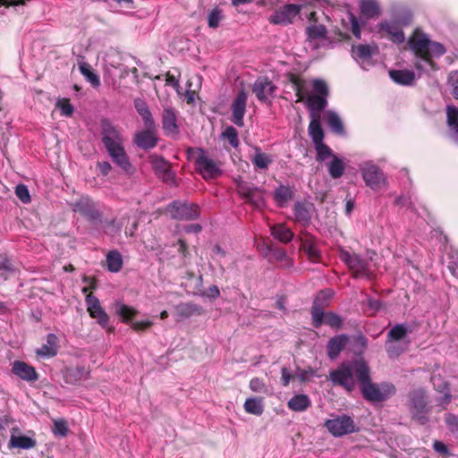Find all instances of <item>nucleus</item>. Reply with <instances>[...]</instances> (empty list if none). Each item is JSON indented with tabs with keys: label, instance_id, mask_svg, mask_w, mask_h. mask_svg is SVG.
<instances>
[{
	"label": "nucleus",
	"instance_id": "obj_62",
	"mask_svg": "<svg viewBox=\"0 0 458 458\" xmlns=\"http://www.w3.org/2000/svg\"><path fill=\"white\" fill-rule=\"evenodd\" d=\"M445 422L452 432H458V418L453 414H448Z\"/></svg>",
	"mask_w": 458,
	"mask_h": 458
},
{
	"label": "nucleus",
	"instance_id": "obj_43",
	"mask_svg": "<svg viewBox=\"0 0 458 458\" xmlns=\"http://www.w3.org/2000/svg\"><path fill=\"white\" fill-rule=\"evenodd\" d=\"M327 168L328 173L333 179L342 177L345 169L343 160L337 156H333L332 160L328 163Z\"/></svg>",
	"mask_w": 458,
	"mask_h": 458
},
{
	"label": "nucleus",
	"instance_id": "obj_53",
	"mask_svg": "<svg viewBox=\"0 0 458 458\" xmlns=\"http://www.w3.org/2000/svg\"><path fill=\"white\" fill-rule=\"evenodd\" d=\"M386 350L390 358L397 357L404 351L399 343L388 341L386 344Z\"/></svg>",
	"mask_w": 458,
	"mask_h": 458
},
{
	"label": "nucleus",
	"instance_id": "obj_13",
	"mask_svg": "<svg viewBox=\"0 0 458 458\" xmlns=\"http://www.w3.org/2000/svg\"><path fill=\"white\" fill-rule=\"evenodd\" d=\"M167 212L174 219L193 220L199 216V207L188 202L174 201L168 206Z\"/></svg>",
	"mask_w": 458,
	"mask_h": 458
},
{
	"label": "nucleus",
	"instance_id": "obj_51",
	"mask_svg": "<svg viewBox=\"0 0 458 458\" xmlns=\"http://www.w3.org/2000/svg\"><path fill=\"white\" fill-rule=\"evenodd\" d=\"M222 135L228 140L233 148H237L239 146L238 131L234 127L228 126Z\"/></svg>",
	"mask_w": 458,
	"mask_h": 458
},
{
	"label": "nucleus",
	"instance_id": "obj_15",
	"mask_svg": "<svg viewBox=\"0 0 458 458\" xmlns=\"http://www.w3.org/2000/svg\"><path fill=\"white\" fill-rule=\"evenodd\" d=\"M376 30L382 38L386 37L395 44H403L405 42L404 32L398 21L394 20H382L377 24Z\"/></svg>",
	"mask_w": 458,
	"mask_h": 458
},
{
	"label": "nucleus",
	"instance_id": "obj_64",
	"mask_svg": "<svg viewBox=\"0 0 458 458\" xmlns=\"http://www.w3.org/2000/svg\"><path fill=\"white\" fill-rule=\"evenodd\" d=\"M434 450L443 456H446L449 454L448 448L446 445L440 441H435L433 444Z\"/></svg>",
	"mask_w": 458,
	"mask_h": 458
},
{
	"label": "nucleus",
	"instance_id": "obj_4",
	"mask_svg": "<svg viewBox=\"0 0 458 458\" xmlns=\"http://www.w3.org/2000/svg\"><path fill=\"white\" fill-rule=\"evenodd\" d=\"M290 81L297 97V102H304L311 118L320 117V113L327 106V98L321 95L309 94L305 81L294 75H291Z\"/></svg>",
	"mask_w": 458,
	"mask_h": 458
},
{
	"label": "nucleus",
	"instance_id": "obj_3",
	"mask_svg": "<svg viewBox=\"0 0 458 458\" xmlns=\"http://www.w3.org/2000/svg\"><path fill=\"white\" fill-rule=\"evenodd\" d=\"M369 368L360 365L359 369V385L363 397L369 402H383L395 393V387L389 383L375 384L371 382Z\"/></svg>",
	"mask_w": 458,
	"mask_h": 458
},
{
	"label": "nucleus",
	"instance_id": "obj_36",
	"mask_svg": "<svg viewBox=\"0 0 458 458\" xmlns=\"http://www.w3.org/2000/svg\"><path fill=\"white\" fill-rule=\"evenodd\" d=\"M391 13L394 21H398L401 27L408 26L412 21V13L411 10L405 6H393Z\"/></svg>",
	"mask_w": 458,
	"mask_h": 458
},
{
	"label": "nucleus",
	"instance_id": "obj_38",
	"mask_svg": "<svg viewBox=\"0 0 458 458\" xmlns=\"http://www.w3.org/2000/svg\"><path fill=\"white\" fill-rule=\"evenodd\" d=\"M35 445L36 441L33 438L27 436H15L14 434H12L8 444L10 449H30L35 447Z\"/></svg>",
	"mask_w": 458,
	"mask_h": 458
},
{
	"label": "nucleus",
	"instance_id": "obj_27",
	"mask_svg": "<svg viewBox=\"0 0 458 458\" xmlns=\"http://www.w3.org/2000/svg\"><path fill=\"white\" fill-rule=\"evenodd\" d=\"M47 343L36 351L38 356L49 359L57 354L58 352V337L55 334L47 335Z\"/></svg>",
	"mask_w": 458,
	"mask_h": 458
},
{
	"label": "nucleus",
	"instance_id": "obj_5",
	"mask_svg": "<svg viewBox=\"0 0 458 458\" xmlns=\"http://www.w3.org/2000/svg\"><path fill=\"white\" fill-rule=\"evenodd\" d=\"M360 365H367V363L363 360L343 362L336 369L330 371L329 379L334 386H343L351 393L355 388V377L359 382Z\"/></svg>",
	"mask_w": 458,
	"mask_h": 458
},
{
	"label": "nucleus",
	"instance_id": "obj_49",
	"mask_svg": "<svg viewBox=\"0 0 458 458\" xmlns=\"http://www.w3.org/2000/svg\"><path fill=\"white\" fill-rule=\"evenodd\" d=\"M315 149L317 151V160L319 162H323L330 157H333V156H335L332 149L324 142L315 145Z\"/></svg>",
	"mask_w": 458,
	"mask_h": 458
},
{
	"label": "nucleus",
	"instance_id": "obj_9",
	"mask_svg": "<svg viewBox=\"0 0 458 458\" xmlns=\"http://www.w3.org/2000/svg\"><path fill=\"white\" fill-rule=\"evenodd\" d=\"M195 166L196 170L206 180L216 178L222 174L218 163L209 157L202 148L198 150V155L195 157Z\"/></svg>",
	"mask_w": 458,
	"mask_h": 458
},
{
	"label": "nucleus",
	"instance_id": "obj_24",
	"mask_svg": "<svg viewBox=\"0 0 458 458\" xmlns=\"http://www.w3.org/2000/svg\"><path fill=\"white\" fill-rule=\"evenodd\" d=\"M422 73L420 74L418 72V75L411 70L403 69V70H390L389 77L391 80L398 85L402 86H411L414 84L415 81L420 77Z\"/></svg>",
	"mask_w": 458,
	"mask_h": 458
},
{
	"label": "nucleus",
	"instance_id": "obj_44",
	"mask_svg": "<svg viewBox=\"0 0 458 458\" xmlns=\"http://www.w3.org/2000/svg\"><path fill=\"white\" fill-rule=\"evenodd\" d=\"M79 70L81 73L86 78V80L93 86L98 87L100 81L98 76L92 71L89 64L86 62L79 63Z\"/></svg>",
	"mask_w": 458,
	"mask_h": 458
},
{
	"label": "nucleus",
	"instance_id": "obj_7",
	"mask_svg": "<svg viewBox=\"0 0 458 458\" xmlns=\"http://www.w3.org/2000/svg\"><path fill=\"white\" fill-rule=\"evenodd\" d=\"M409 409L412 418L420 424L424 425L428 422V414L429 407L425 390L422 388L414 389L409 395Z\"/></svg>",
	"mask_w": 458,
	"mask_h": 458
},
{
	"label": "nucleus",
	"instance_id": "obj_18",
	"mask_svg": "<svg viewBox=\"0 0 458 458\" xmlns=\"http://www.w3.org/2000/svg\"><path fill=\"white\" fill-rule=\"evenodd\" d=\"M377 50V47L372 45L360 44L352 47V57L363 70H369L374 65L372 55Z\"/></svg>",
	"mask_w": 458,
	"mask_h": 458
},
{
	"label": "nucleus",
	"instance_id": "obj_58",
	"mask_svg": "<svg viewBox=\"0 0 458 458\" xmlns=\"http://www.w3.org/2000/svg\"><path fill=\"white\" fill-rule=\"evenodd\" d=\"M68 432L66 422L63 420L54 422L53 433L56 436L65 437Z\"/></svg>",
	"mask_w": 458,
	"mask_h": 458
},
{
	"label": "nucleus",
	"instance_id": "obj_41",
	"mask_svg": "<svg viewBox=\"0 0 458 458\" xmlns=\"http://www.w3.org/2000/svg\"><path fill=\"white\" fill-rule=\"evenodd\" d=\"M412 329L407 324H396L387 334L388 342H398L405 337L406 335L411 333Z\"/></svg>",
	"mask_w": 458,
	"mask_h": 458
},
{
	"label": "nucleus",
	"instance_id": "obj_25",
	"mask_svg": "<svg viewBox=\"0 0 458 458\" xmlns=\"http://www.w3.org/2000/svg\"><path fill=\"white\" fill-rule=\"evenodd\" d=\"M156 129H146L138 131L134 135V143L142 149H150L157 146V138L155 135Z\"/></svg>",
	"mask_w": 458,
	"mask_h": 458
},
{
	"label": "nucleus",
	"instance_id": "obj_26",
	"mask_svg": "<svg viewBox=\"0 0 458 458\" xmlns=\"http://www.w3.org/2000/svg\"><path fill=\"white\" fill-rule=\"evenodd\" d=\"M349 341V337L346 335H338L332 337L327 345V355L331 360H335L338 357L340 352L345 348Z\"/></svg>",
	"mask_w": 458,
	"mask_h": 458
},
{
	"label": "nucleus",
	"instance_id": "obj_8",
	"mask_svg": "<svg viewBox=\"0 0 458 458\" xmlns=\"http://www.w3.org/2000/svg\"><path fill=\"white\" fill-rule=\"evenodd\" d=\"M339 258L352 271L354 277H369V261L367 259L344 248L339 250Z\"/></svg>",
	"mask_w": 458,
	"mask_h": 458
},
{
	"label": "nucleus",
	"instance_id": "obj_47",
	"mask_svg": "<svg viewBox=\"0 0 458 458\" xmlns=\"http://www.w3.org/2000/svg\"><path fill=\"white\" fill-rule=\"evenodd\" d=\"M14 272L13 264L4 258H0V284L6 281Z\"/></svg>",
	"mask_w": 458,
	"mask_h": 458
},
{
	"label": "nucleus",
	"instance_id": "obj_19",
	"mask_svg": "<svg viewBox=\"0 0 458 458\" xmlns=\"http://www.w3.org/2000/svg\"><path fill=\"white\" fill-rule=\"evenodd\" d=\"M276 86L267 77H259L253 85V92L257 98L264 103L270 102L275 97Z\"/></svg>",
	"mask_w": 458,
	"mask_h": 458
},
{
	"label": "nucleus",
	"instance_id": "obj_10",
	"mask_svg": "<svg viewBox=\"0 0 458 458\" xmlns=\"http://www.w3.org/2000/svg\"><path fill=\"white\" fill-rule=\"evenodd\" d=\"M325 427L334 437H337L354 433L359 430L354 420L350 416L344 414L327 420L325 422Z\"/></svg>",
	"mask_w": 458,
	"mask_h": 458
},
{
	"label": "nucleus",
	"instance_id": "obj_32",
	"mask_svg": "<svg viewBox=\"0 0 458 458\" xmlns=\"http://www.w3.org/2000/svg\"><path fill=\"white\" fill-rule=\"evenodd\" d=\"M311 405V401L307 394H298L293 395L287 402V406L291 411L301 412L306 411Z\"/></svg>",
	"mask_w": 458,
	"mask_h": 458
},
{
	"label": "nucleus",
	"instance_id": "obj_59",
	"mask_svg": "<svg viewBox=\"0 0 458 458\" xmlns=\"http://www.w3.org/2000/svg\"><path fill=\"white\" fill-rule=\"evenodd\" d=\"M448 82L452 89V94L458 99V71L452 72L448 77Z\"/></svg>",
	"mask_w": 458,
	"mask_h": 458
},
{
	"label": "nucleus",
	"instance_id": "obj_28",
	"mask_svg": "<svg viewBox=\"0 0 458 458\" xmlns=\"http://www.w3.org/2000/svg\"><path fill=\"white\" fill-rule=\"evenodd\" d=\"M134 107L138 114L141 116L144 128L146 129H156V123L153 119L152 114L147 105V103L141 98H136L134 100Z\"/></svg>",
	"mask_w": 458,
	"mask_h": 458
},
{
	"label": "nucleus",
	"instance_id": "obj_34",
	"mask_svg": "<svg viewBox=\"0 0 458 458\" xmlns=\"http://www.w3.org/2000/svg\"><path fill=\"white\" fill-rule=\"evenodd\" d=\"M447 123L451 129V137L458 145V107L448 106L446 107Z\"/></svg>",
	"mask_w": 458,
	"mask_h": 458
},
{
	"label": "nucleus",
	"instance_id": "obj_42",
	"mask_svg": "<svg viewBox=\"0 0 458 458\" xmlns=\"http://www.w3.org/2000/svg\"><path fill=\"white\" fill-rule=\"evenodd\" d=\"M243 407L246 412L256 416L261 415L264 411L262 398L250 397L246 399Z\"/></svg>",
	"mask_w": 458,
	"mask_h": 458
},
{
	"label": "nucleus",
	"instance_id": "obj_50",
	"mask_svg": "<svg viewBox=\"0 0 458 458\" xmlns=\"http://www.w3.org/2000/svg\"><path fill=\"white\" fill-rule=\"evenodd\" d=\"M313 94L312 95H321L326 98L328 96V86L325 81L321 79H314L311 81Z\"/></svg>",
	"mask_w": 458,
	"mask_h": 458
},
{
	"label": "nucleus",
	"instance_id": "obj_57",
	"mask_svg": "<svg viewBox=\"0 0 458 458\" xmlns=\"http://www.w3.org/2000/svg\"><path fill=\"white\" fill-rule=\"evenodd\" d=\"M307 33L309 38H318L324 36L326 33V29L322 25H313L307 28Z\"/></svg>",
	"mask_w": 458,
	"mask_h": 458
},
{
	"label": "nucleus",
	"instance_id": "obj_60",
	"mask_svg": "<svg viewBox=\"0 0 458 458\" xmlns=\"http://www.w3.org/2000/svg\"><path fill=\"white\" fill-rule=\"evenodd\" d=\"M212 253H213V257L215 259H216L218 262H222V260L226 258V254L227 252L225 251V250H224L220 245L218 244H216L213 248H212Z\"/></svg>",
	"mask_w": 458,
	"mask_h": 458
},
{
	"label": "nucleus",
	"instance_id": "obj_1",
	"mask_svg": "<svg viewBox=\"0 0 458 458\" xmlns=\"http://www.w3.org/2000/svg\"><path fill=\"white\" fill-rule=\"evenodd\" d=\"M412 51L413 66L420 73H428L437 69L434 58H439L446 52L443 44L433 41L420 28H416L407 40Z\"/></svg>",
	"mask_w": 458,
	"mask_h": 458
},
{
	"label": "nucleus",
	"instance_id": "obj_52",
	"mask_svg": "<svg viewBox=\"0 0 458 458\" xmlns=\"http://www.w3.org/2000/svg\"><path fill=\"white\" fill-rule=\"evenodd\" d=\"M250 388L251 391L260 394H267L268 391V388L264 380L259 377H253L250 381Z\"/></svg>",
	"mask_w": 458,
	"mask_h": 458
},
{
	"label": "nucleus",
	"instance_id": "obj_14",
	"mask_svg": "<svg viewBox=\"0 0 458 458\" xmlns=\"http://www.w3.org/2000/svg\"><path fill=\"white\" fill-rule=\"evenodd\" d=\"M115 313L122 318L123 321L130 324L135 331H143L153 325L152 321L146 319L140 321H132V318L136 316L138 311L131 306L125 305L121 301L114 303Z\"/></svg>",
	"mask_w": 458,
	"mask_h": 458
},
{
	"label": "nucleus",
	"instance_id": "obj_55",
	"mask_svg": "<svg viewBox=\"0 0 458 458\" xmlns=\"http://www.w3.org/2000/svg\"><path fill=\"white\" fill-rule=\"evenodd\" d=\"M342 318L334 312H327L325 316L324 323L334 328H339L342 326Z\"/></svg>",
	"mask_w": 458,
	"mask_h": 458
},
{
	"label": "nucleus",
	"instance_id": "obj_2",
	"mask_svg": "<svg viewBox=\"0 0 458 458\" xmlns=\"http://www.w3.org/2000/svg\"><path fill=\"white\" fill-rule=\"evenodd\" d=\"M101 140L113 163L126 174L132 173V165L124 148V139L120 129L108 119L100 123Z\"/></svg>",
	"mask_w": 458,
	"mask_h": 458
},
{
	"label": "nucleus",
	"instance_id": "obj_16",
	"mask_svg": "<svg viewBox=\"0 0 458 458\" xmlns=\"http://www.w3.org/2000/svg\"><path fill=\"white\" fill-rule=\"evenodd\" d=\"M88 288L84 287L82 289V293L86 294L85 302L87 306V310L89 313V316L95 319H97L98 323L102 327H106L109 322V317L104 309L101 307L100 301L97 296L92 293H87Z\"/></svg>",
	"mask_w": 458,
	"mask_h": 458
},
{
	"label": "nucleus",
	"instance_id": "obj_39",
	"mask_svg": "<svg viewBox=\"0 0 458 458\" xmlns=\"http://www.w3.org/2000/svg\"><path fill=\"white\" fill-rule=\"evenodd\" d=\"M327 123L333 132L338 135H344V126L340 116L332 110H329L326 114Z\"/></svg>",
	"mask_w": 458,
	"mask_h": 458
},
{
	"label": "nucleus",
	"instance_id": "obj_61",
	"mask_svg": "<svg viewBox=\"0 0 458 458\" xmlns=\"http://www.w3.org/2000/svg\"><path fill=\"white\" fill-rule=\"evenodd\" d=\"M202 296L215 300L220 296V290L216 285H211L203 292Z\"/></svg>",
	"mask_w": 458,
	"mask_h": 458
},
{
	"label": "nucleus",
	"instance_id": "obj_35",
	"mask_svg": "<svg viewBox=\"0 0 458 458\" xmlns=\"http://www.w3.org/2000/svg\"><path fill=\"white\" fill-rule=\"evenodd\" d=\"M270 231L274 238L283 243H288L293 238V233L292 230L284 224L272 225Z\"/></svg>",
	"mask_w": 458,
	"mask_h": 458
},
{
	"label": "nucleus",
	"instance_id": "obj_56",
	"mask_svg": "<svg viewBox=\"0 0 458 458\" xmlns=\"http://www.w3.org/2000/svg\"><path fill=\"white\" fill-rule=\"evenodd\" d=\"M303 249H304L305 252L307 253V255L309 256V258L310 259H312L313 261H316L320 256L319 250L312 242H304Z\"/></svg>",
	"mask_w": 458,
	"mask_h": 458
},
{
	"label": "nucleus",
	"instance_id": "obj_11",
	"mask_svg": "<svg viewBox=\"0 0 458 458\" xmlns=\"http://www.w3.org/2000/svg\"><path fill=\"white\" fill-rule=\"evenodd\" d=\"M304 4H287L276 9L269 17L273 24L286 26L292 24L300 14Z\"/></svg>",
	"mask_w": 458,
	"mask_h": 458
},
{
	"label": "nucleus",
	"instance_id": "obj_21",
	"mask_svg": "<svg viewBox=\"0 0 458 458\" xmlns=\"http://www.w3.org/2000/svg\"><path fill=\"white\" fill-rule=\"evenodd\" d=\"M247 93L243 90L240 91L235 98L233 99L231 110H232V117L231 121L239 127H242L244 125V115L246 112V104H247Z\"/></svg>",
	"mask_w": 458,
	"mask_h": 458
},
{
	"label": "nucleus",
	"instance_id": "obj_29",
	"mask_svg": "<svg viewBox=\"0 0 458 458\" xmlns=\"http://www.w3.org/2000/svg\"><path fill=\"white\" fill-rule=\"evenodd\" d=\"M329 297L326 292L321 291L318 296L316 297L312 308H311V316H312V324L314 327L318 328L324 323L326 313L323 311V309L319 307L318 302L321 300H327Z\"/></svg>",
	"mask_w": 458,
	"mask_h": 458
},
{
	"label": "nucleus",
	"instance_id": "obj_17",
	"mask_svg": "<svg viewBox=\"0 0 458 458\" xmlns=\"http://www.w3.org/2000/svg\"><path fill=\"white\" fill-rule=\"evenodd\" d=\"M149 163L155 174L163 182L173 184L175 182V174L172 171L169 163L164 157L157 155L149 156Z\"/></svg>",
	"mask_w": 458,
	"mask_h": 458
},
{
	"label": "nucleus",
	"instance_id": "obj_63",
	"mask_svg": "<svg viewBox=\"0 0 458 458\" xmlns=\"http://www.w3.org/2000/svg\"><path fill=\"white\" fill-rule=\"evenodd\" d=\"M367 305L369 310L373 313L378 311L382 308V302L377 299H373L371 297L367 298Z\"/></svg>",
	"mask_w": 458,
	"mask_h": 458
},
{
	"label": "nucleus",
	"instance_id": "obj_23",
	"mask_svg": "<svg viewBox=\"0 0 458 458\" xmlns=\"http://www.w3.org/2000/svg\"><path fill=\"white\" fill-rule=\"evenodd\" d=\"M12 372L21 380L33 383L38 379V374L34 367L21 360H15L12 366Z\"/></svg>",
	"mask_w": 458,
	"mask_h": 458
},
{
	"label": "nucleus",
	"instance_id": "obj_22",
	"mask_svg": "<svg viewBox=\"0 0 458 458\" xmlns=\"http://www.w3.org/2000/svg\"><path fill=\"white\" fill-rule=\"evenodd\" d=\"M162 124L166 135L174 136L179 133L176 111L170 106H165L163 108Z\"/></svg>",
	"mask_w": 458,
	"mask_h": 458
},
{
	"label": "nucleus",
	"instance_id": "obj_46",
	"mask_svg": "<svg viewBox=\"0 0 458 458\" xmlns=\"http://www.w3.org/2000/svg\"><path fill=\"white\" fill-rule=\"evenodd\" d=\"M224 19L225 14L223 10L216 6L211 9L208 14V25L211 29H216Z\"/></svg>",
	"mask_w": 458,
	"mask_h": 458
},
{
	"label": "nucleus",
	"instance_id": "obj_40",
	"mask_svg": "<svg viewBox=\"0 0 458 458\" xmlns=\"http://www.w3.org/2000/svg\"><path fill=\"white\" fill-rule=\"evenodd\" d=\"M106 262L107 270L112 273L119 272L123 263L121 253L116 250H110L107 253Z\"/></svg>",
	"mask_w": 458,
	"mask_h": 458
},
{
	"label": "nucleus",
	"instance_id": "obj_54",
	"mask_svg": "<svg viewBox=\"0 0 458 458\" xmlns=\"http://www.w3.org/2000/svg\"><path fill=\"white\" fill-rule=\"evenodd\" d=\"M15 194L19 198V199L24 204H27L30 201V194L29 189L24 184H18L15 187Z\"/></svg>",
	"mask_w": 458,
	"mask_h": 458
},
{
	"label": "nucleus",
	"instance_id": "obj_37",
	"mask_svg": "<svg viewBox=\"0 0 458 458\" xmlns=\"http://www.w3.org/2000/svg\"><path fill=\"white\" fill-rule=\"evenodd\" d=\"M319 119L320 117L311 118L308 128L309 135L311 138L314 146L322 143L325 137Z\"/></svg>",
	"mask_w": 458,
	"mask_h": 458
},
{
	"label": "nucleus",
	"instance_id": "obj_33",
	"mask_svg": "<svg viewBox=\"0 0 458 458\" xmlns=\"http://www.w3.org/2000/svg\"><path fill=\"white\" fill-rule=\"evenodd\" d=\"M293 213L297 222L307 225L311 218V205L304 202H296L293 207Z\"/></svg>",
	"mask_w": 458,
	"mask_h": 458
},
{
	"label": "nucleus",
	"instance_id": "obj_45",
	"mask_svg": "<svg viewBox=\"0 0 458 458\" xmlns=\"http://www.w3.org/2000/svg\"><path fill=\"white\" fill-rule=\"evenodd\" d=\"M272 161V158L268 155L261 152L259 148H255V155L252 157L251 162L257 168L267 169Z\"/></svg>",
	"mask_w": 458,
	"mask_h": 458
},
{
	"label": "nucleus",
	"instance_id": "obj_48",
	"mask_svg": "<svg viewBox=\"0 0 458 458\" xmlns=\"http://www.w3.org/2000/svg\"><path fill=\"white\" fill-rule=\"evenodd\" d=\"M200 308L193 303H182L177 307V312L180 317L189 318L199 312Z\"/></svg>",
	"mask_w": 458,
	"mask_h": 458
},
{
	"label": "nucleus",
	"instance_id": "obj_6",
	"mask_svg": "<svg viewBox=\"0 0 458 458\" xmlns=\"http://www.w3.org/2000/svg\"><path fill=\"white\" fill-rule=\"evenodd\" d=\"M360 171L365 184L374 191L385 189L386 177L378 165L372 161H366L360 165Z\"/></svg>",
	"mask_w": 458,
	"mask_h": 458
},
{
	"label": "nucleus",
	"instance_id": "obj_20",
	"mask_svg": "<svg viewBox=\"0 0 458 458\" xmlns=\"http://www.w3.org/2000/svg\"><path fill=\"white\" fill-rule=\"evenodd\" d=\"M73 210L90 221H96L101 217V212L96 203L88 197H82L76 201L73 204Z\"/></svg>",
	"mask_w": 458,
	"mask_h": 458
},
{
	"label": "nucleus",
	"instance_id": "obj_31",
	"mask_svg": "<svg viewBox=\"0 0 458 458\" xmlns=\"http://www.w3.org/2000/svg\"><path fill=\"white\" fill-rule=\"evenodd\" d=\"M360 9L361 14L367 19L377 18L382 13L381 6L377 0H360Z\"/></svg>",
	"mask_w": 458,
	"mask_h": 458
},
{
	"label": "nucleus",
	"instance_id": "obj_30",
	"mask_svg": "<svg viewBox=\"0 0 458 458\" xmlns=\"http://www.w3.org/2000/svg\"><path fill=\"white\" fill-rule=\"evenodd\" d=\"M294 196L293 190L289 185L279 184L278 187L275 189L274 191V199L276 205L280 208H284L287 206L288 202L293 199Z\"/></svg>",
	"mask_w": 458,
	"mask_h": 458
},
{
	"label": "nucleus",
	"instance_id": "obj_12",
	"mask_svg": "<svg viewBox=\"0 0 458 458\" xmlns=\"http://www.w3.org/2000/svg\"><path fill=\"white\" fill-rule=\"evenodd\" d=\"M236 191L247 203L255 208H259L265 204L263 190L251 183L237 181Z\"/></svg>",
	"mask_w": 458,
	"mask_h": 458
}]
</instances>
